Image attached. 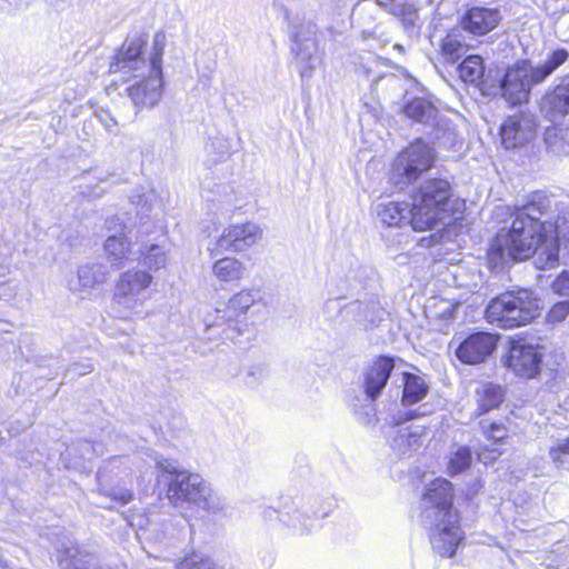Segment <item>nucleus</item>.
Instances as JSON below:
<instances>
[{
    "label": "nucleus",
    "instance_id": "nucleus-1",
    "mask_svg": "<svg viewBox=\"0 0 569 569\" xmlns=\"http://www.w3.org/2000/svg\"><path fill=\"white\" fill-rule=\"evenodd\" d=\"M557 208L553 197L537 191L522 206L516 207L508 230H500L488 251L490 268L497 269L506 260H522L533 256L538 269L552 268L558 261L560 242L569 241V220L558 214L555 221L541 218Z\"/></svg>",
    "mask_w": 569,
    "mask_h": 569
},
{
    "label": "nucleus",
    "instance_id": "nucleus-2",
    "mask_svg": "<svg viewBox=\"0 0 569 569\" xmlns=\"http://www.w3.org/2000/svg\"><path fill=\"white\" fill-rule=\"evenodd\" d=\"M144 40H127L116 53L110 72H120L127 82V93L137 108H152L162 97V56L166 36L158 32L153 37L149 52L143 51Z\"/></svg>",
    "mask_w": 569,
    "mask_h": 569
},
{
    "label": "nucleus",
    "instance_id": "nucleus-3",
    "mask_svg": "<svg viewBox=\"0 0 569 569\" xmlns=\"http://www.w3.org/2000/svg\"><path fill=\"white\" fill-rule=\"evenodd\" d=\"M452 499L451 483L441 478L429 483L421 498V523L430 531L433 549L448 558L455 555L462 540Z\"/></svg>",
    "mask_w": 569,
    "mask_h": 569
},
{
    "label": "nucleus",
    "instance_id": "nucleus-4",
    "mask_svg": "<svg viewBox=\"0 0 569 569\" xmlns=\"http://www.w3.org/2000/svg\"><path fill=\"white\" fill-rule=\"evenodd\" d=\"M157 467L167 486V498L173 507L194 506L211 513L226 509V500L200 475L179 469L174 461L167 459L158 460Z\"/></svg>",
    "mask_w": 569,
    "mask_h": 569
},
{
    "label": "nucleus",
    "instance_id": "nucleus-5",
    "mask_svg": "<svg viewBox=\"0 0 569 569\" xmlns=\"http://www.w3.org/2000/svg\"><path fill=\"white\" fill-rule=\"evenodd\" d=\"M542 309L540 295L530 287H518L492 299L487 309L486 318L502 329L526 326L539 317Z\"/></svg>",
    "mask_w": 569,
    "mask_h": 569
},
{
    "label": "nucleus",
    "instance_id": "nucleus-6",
    "mask_svg": "<svg viewBox=\"0 0 569 569\" xmlns=\"http://www.w3.org/2000/svg\"><path fill=\"white\" fill-rule=\"evenodd\" d=\"M451 188L445 179L425 181L411 196L410 226L415 231H426L445 223Z\"/></svg>",
    "mask_w": 569,
    "mask_h": 569
},
{
    "label": "nucleus",
    "instance_id": "nucleus-7",
    "mask_svg": "<svg viewBox=\"0 0 569 569\" xmlns=\"http://www.w3.org/2000/svg\"><path fill=\"white\" fill-rule=\"evenodd\" d=\"M283 18L288 23L291 50L299 66L302 78H310L318 62L317 52V26L306 20L298 12L289 9L283 10Z\"/></svg>",
    "mask_w": 569,
    "mask_h": 569
},
{
    "label": "nucleus",
    "instance_id": "nucleus-8",
    "mask_svg": "<svg viewBox=\"0 0 569 569\" xmlns=\"http://www.w3.org/2000/svg\"><path fill=\"white\" fill-rule=\"evenodd\" d=\"M435 161V151L426 142L417 140L405 148L395 159L389 179L399 189L412 183L429 170Z\"/></svg>",
    "mask_w": 569,
    "mask_h": 569
},
{
    "label": "nucleus",
    "instance_id": "nucleus-9",
    "mask_svg": "<svg viewBox=\"0 0 569 569\" xmlns=\"http://www.w3.org/2000/svg\"><path fill=\"white\" fill-rule=\"evenodd\" d=\"M543 347L526 339L511 340L503 363L516 376L532 379L541 368Z\"/></svg>",
    "mask_w": 569,
    "mask_h": 569
},
{
    "label": "nucleus",
    "instance_id": "nucleus-10",
    "mask_svg": "<svg viewBox=\"0 0 569 569\" xmlns=\"http://www.w3.org/2000/svg\"><path fill=\"white\" fill-rule=\"evenodd\" d=\"M532 77V64L529 61H519L509 68L501 80L502 97L510 104H520L527 100L532 86H536Z\"/></svg>",
    "mask_w": 569,
    "mask_h": 569
},
{
    "label": "nucleus",
    "instance_id": "nucleus-11",
    "mask_svg": "<svg viewBox=\"0 0 569 569\" xmlns=\"http://www.w3.org/2000/svg\"><path fill=\"white\" fill-rule=\"evenodd\" d=\"M262 238L261 228L252 222L226 227L217 240L222 250L242 252L254 246Z\"/></svg>",
    "mask_w": 569,
    "mask_h": 569
},
{
    "label": "nucleus",
    "instance_id": "nucleus-12",
    "mask_svg": "<svg viewBox=\"0 0 569 569\" xmlns=\"http://www.w3.org/2000/svg\"><path fill=\"white\" fill-rule=\"evenodd\" d=\"M497 336L476 332L467 337L456 349L457 358L467 365L483 362L497 348Z\"/></svg>",
    "mask_w": 569,
    "mask_h": 569
},
{
    "label": "nucleus",
    "instance_id": "nucleus-13",
    "mask_svg": "<svg viewBox=\"0 0 569 569\" xmlns=\"http://www.w3.org/2000/svg\"><path fill=\"white\" fill-rule=\"evenodd\" d=\"M536 123L525 114L511 116L500 129L501 142L506 149L520 147L535 138Z\"/></svg>",
    "mask_w": 569,
    "mask_h": 569
},
{
    "label": "nucleus",
    "instance_id": "nucleus-14",
    "mask_svg": "<svg viewBox=\"0 0 569 569\" xmlns=\"http://www.w3.org/2000/svg\"><path fill=\"white\" fill-rule=\"evenodd\" d=\"M540 110L551 122H557L569 113V76L561 78L555 89L542 98Z\"/></svg>",
    "mask_w": 569,
    "mask_h": 569
},
{
    "label": "nucleus",
    "instance_id": "nucleus-15",
    "mask_svg": "<svg viewBox=\"0 0 569 569\" xmlns=\"http://www.w3.org/2000/svg\"><path fill=\"white\" fill-rule=\"evenodd\" d=\"M501 19L498 9L473 7L462 18V28L476 36H482L493 30Z\"/></svg>",
    "mask_w": 569,
    "mask_h": 569
},
{
    "label": "nucleus",
    "instance_id": "nucleus-16",
    "mask_svg": "<svg viewBox=\"0 0 569 569\" xmlns=\"http://www.w3.org/2000/svg\"><path fill=\"white\" fill-rule=\"evenodd\" d=\"M395 368L393 359L389 357H379L370 366L365 375V391L368 398L375 400L379 397L382 389Z\"/></svg>",
    "mask_w": 569,
    "mask_h": 569
},
{
    "label": "nucleus",
    "instance_id": "nucleus-17",
    "mask_svg": "<svg viewBox=\"0 0 569 569\" xmlns=\"http://www.w3.org/2000/svg\"><path fill=\"white\" fill-rule=\"evenodd\" d=\"M58 552V563L61 569H111L94 565L92 556L81 551L73 542L63 545Z\"/></svg>",
    "mask_w": 569,
    "mask_h": 569
},
{
    "label": "nucleus",
    "instance_id": "nucleus-18",
    "mask_svg": "<svg viewBox=\"0 0 569 569\" xmlns=\"http://www.w3.org/2000/svg\"><path fill=\"white\" fill-rule=\"evenodd\" d=\"M377 214L379 221L389 228L410 224V206L406 202L380 203L377 207Z\"/></svg>",
    "mask_w": 569,
    "mask_h": 569
},
{
    "label": "nucleus",
    "instance_id": "nucleus-19",
    "mask_svg": "<svg viewBox=\"0 0 569 569\" xmlns=\"http://www.w3.org/2000/svg\"><path fill=\"white\" fill-rule=\"evenodd\" d=\"M505 400V390L500 385L486 382L477 388V415H483L498 408Z\"/></svg>",
    "mask_w": 569,
    "mask_h": 569
},
{
    "label": "nucleus",
    "instance_id": "nucleus-20",
    "mask_svg": "<svg viewBox=\"0 0 569 569\" xmlns=\"http://www.w3.org/2000/svg\"><path fill=\"white\" fill-rule=\"evenodd\" d=\"M131 249L132 242L127 234H109L103 243L108 261L116 266H121L129 259Z\"/></svg>",
    "mask_w": 569,
    "mask_h": 569
},
{
    "label": "nucleus",
    "instance_id": "nucleus-21",
    "mask_svg": "<svg viewBox=\"0 0 569 569\" xmlns=\"http://www.w3.org/2000/svg\"><path fill=\"white\" fill-rule=\"evenodd\" d=\"M469 50L465 43V37L461 30L452 29L442 39L440 44V53L442 58L450 63H455L462 58Z\"/></svg>",
    "mask_w": 569,
    "mask_h": 569
},
{
    "label": "nucleus",
    "instance_id": "nucleus-22",
    "mask_svg": "<svg viewBox=\"0 0 569 569\" xmlns=\"http://www.w3.org/2000/svg\"><path fill=\"white\" fill-rule=\"evenodd\" d=\"M429 386L425 378L406 372L403 373L402 405L411 406L426 398Z\"/></svg>",
    "mask_w": 569,
    "mask_h": 569
},
{
    "label": "nucleus",
    "instance_id": "nucleus-23",
    "mask_svg": "<svg viewBox=\"0 0 569 569\" xmlns=\"http://www.w3.org/2000/svg\"><path fill=\"white\" fill-rule=\"evenodd\" d=\"M569 58L566 49L559 48L550 51L542 63L532 66V77L536 83L543 82L551 76L560 66H562Z\"/></svg>",
    "mask_w": 569,
    "mask_h": 569
},
{
    "label": "nucleus",
    "instance_id": "nucleus-24",
    "mask_svg": "<svg viewBox=\"0 0 569 569\" xmlns=\"http://www.w3.org/2000/svg\"><path fill=\"white\" fill-rule=\"evenodd\" d=\"M247 268L236 258L219 259L212 266L213 274L221 282H234L242 279Z\"/></svg>",
    "mask_w": 569,
    "mask_h": 569
},
{
    "label": "nucleus",
    "instance_id": "nucleus-25",
    "mask_svg": "<svg viewBox=\"0 0 569 569\" xmlns=\"http://www.w3.org/2000/svg\"><path fill=\"white\" fill-rule=\"evenodd\" d=\"M403 113L417 122L428 123L437 116L433 103L426 98H415L403 107Z\"/></svg>",
    "mask_w": 569,
    "mask_h": 569
},
{
    "label": "nucleus",
    "instance_id": "nucleus-26",
    "mask_svg": "<svg viewBox=\"0 0 569 569\" xmlns=\"http://www.w3.org/2000/svg\"><path fill=\"white\" fill-rule=\"evenodd\" d=\"M458 73L463 82L478 84L485 74L482 58L477 54L466 57L458 67Z\"/></svg>",
    "mask_w": 569,
    "mask_h": 569
},
{
    "label": "nucleus",
    "instance_id": "nucleus-27",
    "mask_svg": "<svg viewBox=\"0 0 569 569\" xmlns=\"http://www.w3.org/2000/svg\"><path fill=\"white\" fill-rule=\"evenodd\" d=\"M206 164L211 167L227 160L231 154V143L224 136H216L210 138L206 144Z\"/></svg>",
    "mask_w": 569,
    "mask_h": 569
},
{
    "label": "nucleus",
    "instance_id": "nucleus-28",
    "mask_svg": "<svg viewBox=\"0 0 569 569\" xmlns=\"http://www.w3.org/2000/svg\"><path fill=\"white\" fill-rule=\"evenodd\" d=\"M457 307V302L443 298L432 297L426 306V311L429 313V317L433 319L448 320L453 318V313Z\"/></svg>",
    "mask_w": 569,
    "mask_h": 569
},
{
    "label": "nucleus",
    "instance_id": "nucleus-29",
    "mask_svg": "<svg viewBox=\"0 0 569 569\" xmlns=\"http://www.w3.org/2000/svg\"><path fill=\"white\" fill-rule=\"evenodd\" d=\"M547 149L556 156L569 154V141L561 129L550 127L545 132Z\"/></svg>",
    "mask_w": 569,
    "mask_h": 569
},
{
    "label": "nucleus",
    "instance_id": "nucleus-30",
    "mask_svg": "<svg viewBox=\"0 0 569 569\" xmlns=\"http://www.w3.org/2000/svg\"><path fill=\"white\" fill-rule=\"evenodd\" d=\"M78 278L81 284H100L106 281V267L102 263H86L79 267Z\"/></svg>",
    "mask_w": 569,
    "mask_h": 569
},
{
    "label": "nucleus",
    "instance_id": "nucleus-31",
    "mask_svg": "<svg viewBox=\"0 0 569 569\" xmlns=\"http://www.w3.org/2000/svg\"><path fill=\"white\" fill-rule=\"evenodd\" d=\"M420 435L412 432L407 428L399 429L397 435L393 437L392 447L397 449L401 455H406L409 451L418 448Z\"/></svg>",
    "mask_w": 569,
    "mask_h": 569
},
{
    "label": "nucleus",
    "instance_id": "nucleus-32",
    "mask_svg": "<svg viewBox=\"0 0 569 569\" xmlns=\"http://www.w3.org/2000/svg\"><path fill=\"white\" fill-rule=\"evenodd\" d=\"M98 485H99V495L106 498H110L111 501H116L120 505H127L129 503L132 498L133 493L126 488H108L103 483V477L102 473L99 471L97 475Z\"/></svg>",
    "mask_w": 569,
    "mask_h": 569
},
{
    "label": "nucleus",
    "instance_id": "nucleus-33",
    "mask_svg": "<svg viewBox=\"0 0 569 569\" xmlns=\"http://www.w3.org/2000/svg\"><path fill=\"white\" fill-rule=\"evenodd\" d=\"M178 569H221L211 558L201 552H192L181 560Z\"/></svg>",
    "mask_w": 569,
    "mask_h": 569
},
{
    "label": "nucleus",
    "instance_id": "nucleus-34",
    "mask_svg": "<svg viewBox=\"0 0 569 569\" xmlns=\"http://www.w3.org/2000/svg\"><path fill=\"white\" fill-rule=\"evenodd\" d=\"M471 451L468 447H460L453 453L449 461V472L451 476L458 475L466 470L471 463Z\"/></svg>",
    "mask_w": 569,
    "mask_h": 569
},
{
    "label": "nucleus",
    "instance_id": "nucleus-35",
    "mask_svg": "<svg viewBox=\"0 0 569 569\" xmlns=\"http://www.w3.org/2000/svg\"><path fill=\"white\" fill-rule=\"evenodd\" d=\"M143 262L150 270H158L166 266L167 253L161 246L152 244L144 254Z\"/></svg>",
    "mask_w": 569,
    "mask_h": 569
},
{
    "label": "nucleus",
    "instance_id": "nucleus-36",
    "mask_svg": "<svg viewBox=\"0 0 569 569\" xmlns=\"http://www.w3.org/2000/svg\"><path fill=\"white\" fill-rule=\"evenodd\" d=\"M356 307L361 313V317L358 319L359 322H362L366 326H376V322L381 320L382 310L377 303L357 302Z\"/></svg>",
    "mask_w": 569,
    "mask_h": 569
},
{
    "label": "nucleus",
    "instance_id": "nucleus-37",
    "mask_svg": "<svg viewBox=\"0 0 569 569\" xmlns=\"http://www.w3.org/2000/svg\"><path fill=\"white\" fill-rule=\"evenodd\" d=\"M480 428L483 435L495 441V443H502L503 439L507 437V429L505 425L491 422L487 419L481 420L479 422Z\"/></svg>",
    "mask_w": 569,
    "mask_h": 569
},
{
    "label": "nucleus",
    "instance_id": "nucleus-38",
    "mask_svg": "<svg viewBox=\"0 0 569 569\" xmlns=\"http://www.w3.org/2000/svg\"><path fill=\"white\" fill-rule=\"evenodd\" d=\"M144 288L146 287H117V291L113 296L118 303L123 305L127 308H133L136 306L133 298Z\"/></svg>",
    "mask_w": 569,
    "mask_h": 569
},
{
    "label": "nucleus",
    "instance_id": "nucleus-39",
    "mask_svg": "<svg viewBox=\"0 0 569 569\" xmlns=\"http://www.w3.org/2000/svg\"><path fill=\"white\" fill-rule=\"evenodd\" d=\"M253 301L254 299L251 291L243 289L229 300V308L233 311L246 312L252 306Z\"/></svg>",
    "mask_w": 569,
    "mask_h": 569
},
{
    "label": "nucleus",
    "instance_id": "nucleus-40",
    "mask_svg": "<svg viewBox=\"0 0 569 569\" xmlns=\"http://www.w3.org/2000/svg\"><path fill=\"white\" fill-rule=\"evenodd\" d=\"M550 459L558 466H563L569 458V438L558 440V442L550 448Z\"/></svg>",
    "mask_w": 569,
    "mask_h": 569
},
{
    "label": "nucleus",
    "instance_id": "nucleus-41",
    "mask_svg": "<svg viewBox=\"0 0 569 569\" xmlns=\"http://www.w3.org/2000/svg\"><path fill=\"white\" fill-rule=\"evenodd\" d=\"M152 277L143 270H129L121 278V284H150Z\"/></svg>",
    "mask_w": 569,
    "mask_h": 569
},
{
    "label": "nucleus",
    "instance_id": "nucleus-42",
    "mask_svg": "<svg viewBox=\"0 0 569 569\" xmlns=\"http://www.w3.org/2000/svg\"><path fill=\"white\" fill-rule=\"evenodd\" d=\"M569 315V300L557 302L548 313L549 322H561Z\"/></svg>",
    "mask_w": 569,
    "mask_h": 569
},
{
    "label": "nucleus",
    "instance_id": "nucleus-43",
    "mask_svg": "<svg viewBox=\"0 0 569 569\" xmlns=\"http://www.w3.org/2000/svg\"><path fill=\"white\" fill-rule=\"evenodd\" d=\"M104 229L109 232V234L122 236L127 234L128 228L120 217L112 216L106 219Z\"/></svg>",
    "mask_w": 569,
    "mask_h": 569
},
{
    "label": "nucleus",
    "instance_id": "nucleus-44",
    "mask_svg": "<svg viewBox=\"0 0 569 569\" xmlns=\"http://www.w3.org/2000/svg\"><path fill=\"white\" fill-rule=\"evenodd\" d=\"M96 117L98 118L100 123H102L104 126V128L109 132L116 133L118 131V123H117V121L113 119V117L110 114V112L108 110L99 109L96 112Z\"/></svg>",
    "mask_w": 569,
    "mask_h": 569
},
{
    "label": "nucleus",
    "instance_id": "nucleus-45",
    "mask_svg": "<svg viewBox=\"0 0 569 569\" xmlns=\"http://www.w3.org/2000/svg\"><path fill=\"white\" fill-rule=\"evenodd\" d=\"M422 413H419L418 411H408V412H403V413H399L398 417H395L393 418V421L396 425H400L405 421H408V420H412L419 416H421Z\"/></svg>",
    "mask_w": 569,
    "mask_h": 569
},
{
    "label": "nucleus",
    "instance_id": "nucleus-46",
    "mask_svg": "<svg viewBox=\"0 0 569 569\" xmlns=\"http://www.w3.org/2000/svg\"><path fill=\"white\" fill-rule=\"evenodd\" d=\"M92 365L88 363V365H74L73 367V370L79 375V376H82V375H86V373H89L92 371Z\"/></svg>",
    "mask_w": 569,
    "mask_h": 569
},
{
    "label": "nucleus",
    "instance_id": "nucleus-47",
    "mask_svg": "<svg viewBox=\"0 0 569 569\" xmlns=\"http://www.w3.org/2000/svg\"><path fill=\"white\" fill-rule=\"evenodd\" d=\"M552 284H569V272L563 271Z\"/></svg>",
    "mask_w": 569,
    "mask_h": 569
},
{
    "label": "nucleus",
    "instance_id": "nucleus-48",
    "mask_svg": "<svg viewBox=\"0 0 569 569\" xmlns=\"http://www.w3.org/2000/svg\"><path fill=\"white\" fill-rule=\"evenodd\" d=\"M127 521H128V523H129L131 527H139V528H142V526H143L142 521L136 522V520H134V517H133V516H128V517H127Z\"/></svg>",
    "mask_w": 569,
    "mask_h": 569
},
{
    "label": "nucleus",
    "instance_id": "nucleus-49",
    "mask_svg": "<svg viewBox=\"0 0 569 569\" xmlns=\"http://www.w3.org/2000/svg\"><path fill=\"white\" fill-rule=\"evenodd\" d=\"M563 378H565V373H563V371H558V370H556V372H555V380H557V379H560V380H561V379H563Z\"/></svg>",
    "mask_w": 569,
    "mask_h": 569
},
{
    "label": "nucleus",
    "instance_id": "nucleus-50",
    "mask_svg": "<svg viewBox=\"0 0 569 569\" xmlns=\"http://www.w3.org/2000/svg\"><path fill=\"white\" fill-rule=\"evenodd\" d=\"M97 506L102 507V508H112L111 505L103 503V502H97Z\"/></svg>",
    "mask_w": 569,
    "mask_h": 569
},
{
    "label": "nucleus",
    "instance_id": "nucleus-51",
    "mask_svg": "<svg viewBox=\"0 0 569 569\" xmlns=\"http://www.w3.org/2000/svg\"><path fill=\"white\" fill-rule=\"evenodd\" d=\"M395 48H396V49H399V50H401V49H402V47H401V46H399V44H396V46H395Z\"/></svg>",
    "mask_w": 569,
    "mask_h": 569
}]
</instances>
